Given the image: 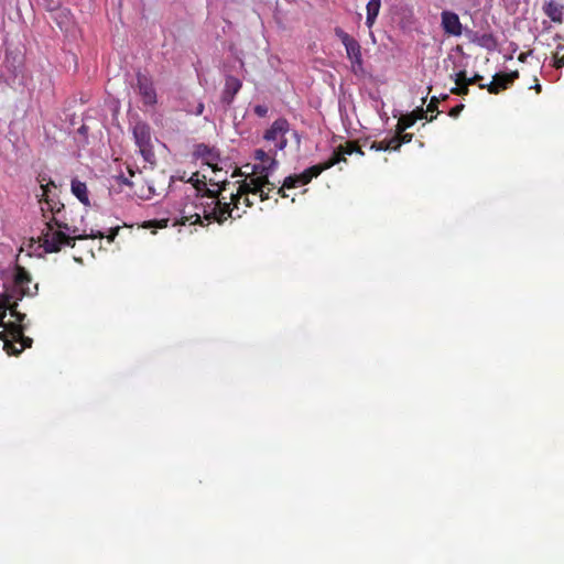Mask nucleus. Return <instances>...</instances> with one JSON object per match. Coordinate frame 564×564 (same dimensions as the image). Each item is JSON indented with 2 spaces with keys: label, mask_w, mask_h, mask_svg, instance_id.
Returning <instances> with one entry per match:
<instances>
[{
  "label": "nucleus",
  "mask_w": 564,
  "mask_h": 564,
  "mask_svg": "<svg viewBox=\"0 0 564 564\" xmlns=\"http://www.w3.org/2000/svg\"><path fill=\"white\" fill-rule=\"evenodd\" d=\"M25 314L18 311V303L12 302V296L6 294L0 306V339L8 355L18 356L25 348L32 346V338L24 335L25 326L22 324Z\"/></svg>",
  "instance_id": "obj_1"
},
{
  "label": "nucleus",
  "mask_w": 564,
  "mask_h": 564,
  "mask_svg": "<svg viewBox=\"0 0 564 564\" xmlns=\"http://www.w3.org/2000/svg\"><path fill=\"white\" fill-rule=\"evenodd\" d=\"M212 186H217L216 189L207 187V183L203 182L204 193L196 194L195 200L192 202L189 208L198 209L202 215V220L208 224L216 221L219 225L224 224L228 218H231V210L227 204V192L231 182L220 178H209Z\"/></svg>",
  "instance_id": "obj_2"
},
{
  "label": "nucleus",
  "mask_w": 564,
  "mask_h": 564,
  "mask_svg": "<svg viewBox=\"0 0 564 564\" xmlns=\"http://www.w3.org/2000/svg\"><path fill=\"white\" fill-rule=\"evenodd\" d=\"M230 185L228 191L227 204L229 210H231V218H240L242 214L254 205V202L250 199V196H258V200L263 202L269 199V193L273 189L272 187L263 184L259 180L246 177L242 181H238Z\"/></svg>",
  "instance_id": "obj_3"
},
{
  "label": "nucleus",
  "mask_w": 564,
  "mask_h": 564,
  "mask_svg": "<svg viewBox=\"0 0 564 564\" xmlns=\"http://www.w3.org/2000/svg\"><path fill=\"white\" fill-rule=\"evenodd\" d=\"M37 181L40 182L42 189L39 202L46 205V208L41 207L44 221L53 224L54 226H57L58 229H64L69 234H80L79 229L73 225V219L68 217L65 205L59 200H55L50 195L51 187H56L54 181L46 177V175H39Z\"/></svg>",
  "instance_id": "obj_4"
},
{
  "label": "nucleus",
  "mask_w": 564,
  "mask_h": 564,
  "mask_svg": "<svg viewBox=\"0 0 564 564\" xmlns=\"http://www.w3.org/2000/svg\"><path fill=\"white\" fill-rule=\"evenodd\" d=\"M90 238H102L104 235L98 232L97 235L90 234H69L64 229H58L57 226L44 221V227L39 236L40 246L46 253L59 252L64 247H75L76 240Z\"/></svg>",
  "instance_id": "obj_5"
},
{
  "label": "nucleus",
  "mask_w": 564,
  "mask_h": 564,
  "mask_svg": "<svg viewBox=\"0 0 564 564\" xmlns=\"http://www.w3.org/2000/svg\"><path fill=\"white\" fill-rule=\"evenodd\" d=\"M133 138L144 161L152 165L155 164L156 158L150 126L145 122H137L133 127Z\"/></svg>",
  "instance_id": "obj_6"
},
{
  "label": "nucleus",
  "mask_w": 564,
  "mask_h": 564,
  "mask_svg": "<svg viewBox=\"0 0 564 564\" xmlns=\"http://www.w3.org/2000/svg\"><path fill=\"white\" fill-rule=\"evenodd\" d=\"M275 154H270L265 152L264 150H256L254 152V159L259 161L257 164L253 165L252 173L253 175L250 176L253 180H259L263 184L275 188L274 184L269 181V175L273 172L275 166L278 165V161L274 159Z\"/></svg>",
  "instance_id": "obj_7"
},
{
  "label": "nucleus",
  "mask_w": 564,
  "mask_h": 564,
  "mask_svg": "<svg viewBox=\"0 0 564 564\" xmlns=\"http://www.w3.org/2000/svg\"><path fill=\"white\" fill-rule=\"evenodd\" d=\"M290 131V123L285 118H278L265 130L263 139L274 143L273 154L283 151L288 145L286 133Z\"/></svg>",
  "instance_id": "obj_8"
},
{
  "label": "nucleus",
  "mask_w": 564,
  "mask_h": 564,
  "mask_svg": "<svg viewBox=\"0 0 564 564\" xmlns=\"http://www.w3.org/2000/svg\"><path fill=\"white\" fill-rule=\"evenodd\" d=\"M334 166L333 162H323L319 164H315L304 170L300 174L290 175L284 178V187L294 188L299 185L308 184L314 177L321 175L324 171Z\"/></svg>",
  "instance_id": "obj_9"
},
{
  "label": "nucleus",
  "mask_w": 564,
  "mask_h": 564,
  "mask_svg": "<svg viewBox=\"0 0 564 564\" xmlns=\"http://www.w3.org/2000/svg\"><path fill=\"white\" fill-rule=\"evenodd\" d=\"M335 35L341 41L346 48L347 57L352 66H362L361 47L357 40L350 36L341 28H335Z\"/></svg>",
  "instance_id": "obj_10"
},
{
  "label": "nucleus",
  "mask_w": 564,
  "mask_h": 564,
  "mask_svg": "<svg viewBox=\"0 0 564 564\" xmlns=\"http://www.w3.org/2000/svg\"><path fill=\"white\" fill-rule=\"evenodd\" d=\"M519 78V72L513 70L510 73H497L491 83L480 84V89H487L489 94L498 95L500 91L509 88L516 79Z\"/></svg>",
  "instance_id": "obj_11"
},
{
  "label": "nucleus",
  "mask_w": 564,
  "mask_h": 564,
  "mask_svg": "<svg viewBox=\"0 0 564 564\" xmlns=\"http://www.w3.org/2000/svg\"><path fill=\"white\" fill-rule=\"evenodd\" d=\"M137 84L139 94L142 97V101L145 105L153 106L156 104V91L153 87V83L145 75L138 74Z\"/></svg>",
  "instance_id": "obj_12"
},
{
  "label": "nucleus",
  "mask_w": 564,
  "mask_h": 564,
  "mask_svg": "<svg viewBox=\"0 0 564 564\" xmlns=\"http://www.w3.org/2000/svg\"><path fill=\"white\" fill-rule=\"evenodd\" d=\"M13 282L15 290L19 291L21 296L33 294V291L30 289L32 278L23 267L18 265L15 268Z\"/></svg>",
  "instance_id": "obj_13"
},
{
  "label": "nucleus",
  "mask_w": 564,
  "mask_h": 564,
  "mask_svg": "<svg viewBox=\"0 0 564 564\" xmlns=\"http://www.w3.org/2000/svg\"><path fill=\"white\" fill-rule=\"evenodd\" d=\"M195 154L202 158L204 162L209 167H212L214 173L220 171L217 167V162L219 161V153L214 148H209L208 145L200 143L196 147Z\"/></svg>",
  "instance_id": "obj_14"
},
{
  "label": "nucleus",
  "mask_w": 564,
  "mask_h": 564,
  "mask_svg": "<svg viewBox=\"0 0 564 564\" xmlns=\"http://www.w3.org/2000/svg\"><path fill=\"white\" fill-rule=\"evenodd\" d=\"M442 25L446 33L458 36L462 34V23L456 13L451 11L442 12Z\"/></svg>",
  "instance_id": "obj_15"
},
{
  "label": "nucleus",
  "mask_w": 564,
  "mask_h": 564,
  "mask_svg": "<svg viewBox=\"0 0 564 564\" xmlns=\"http://www.w3.org/2000/svg\"><path fill=\"white\" fill-rule=\"evenodd\" d=\"M242 86L240 79L235 76L228 75L225 80V87L221 94V101L230 105Z\"/></svg>",
  "instance_id": "obj_16"
},
{
  "label": "nucleus",
  "mask_w": 564,
  "mask_h": 564,
  "mask_svg": "<svg viewBox=\"0 0 564 564\" xmlns=\"http://www.w3.org/2000/svg\"><path fill=\"white\" fill-rule=\"evenodd\" d=\"M355 151H357L356 142L347 141L345 144H340L339 147H337L334 150L332 156L326 162L334 161V165L340 162H346V155H351L352 153H355Z\"/></svg>",
  "instance_id": "obj_17"
},
{
  "label": "nucleus",
  "mask_w": 564,
  "mask_h": 564,
  "mask_svg": "<svg viewBox=\"0 0 564 564\" xmlns=\"http://www.w3.org/2000/svg\"><path fill=\"white\" fill-rule=\"evenodd\" d=\"M543 12L552 22L561 24L563 22L564 6L557 1L550 0L543 4Z\"/></svg>",
  "instance_id": "obj_18"
},
{
  "label": "nucleus",
  "mask_w": 564,
  "mask_h": 564,
  "mask_svg": "<svg viewBox=\"0 0 564 564\" xmlns=\"http://www.w3.org/2000/svg\"><path fill=\"white\" fill-rule=\"evenodd\" d=\"M191 205L192 203L184 205L183 209L181 210V217L176 223L180 225H203L202 215L199 210L189 208Z\"/></svg>",
  "instance_id": "obj_19"
},
{
  "label": "nucleus",
  "mask_w": 564,
  "mask_h": 564,
  "mask_svg": "<svg viewBox=\"0 0 564 564\" xmlns=\"http://www.w3.org/2000/svg\"><path fill=\"white\" fill-rule=\"evenodd\" d=\"M72 193L85 206H89L90 205L89 197H88L87 185L84 182H80L78 180H73L72 181Z\"/></svg>",
  "instance_id": "obj_20"
},
{
  "label": "nucleus",
  "mask_w": 564,
  "mask_h": 564,
  "mask_svg": "<svg viewBox=\"0 0 564 564\" xmlns=\"http://www.w3.org/2000/svg\"><path fill=\"white\" fill-rule=\"evenodd\" d=\"M380 8H381V0H369L368 3H367V18H366V24L368 28H371L375 22H376V19L379 14V11H380Z\"/></svg>",
  "instance_id": "obj_21"
},
{
  "label": "nucleus",
  "mask_w": 564,
  "mask_h": 564,
  "mask_svg": "<svg viewBox=\"0 0 564 564\" xmlns=\"http://www.w3.org/2000/svg\"><path fill=\"white\" fill-rule=\"evenodd\" d=\"M416 122V118H413L412 115L408 113L399 118L397 126H395V132L401 133L404 132L406 129L411 128Z\"/></svg>",
  "instance_id": "obj_22"
},
{
  "label": "nucleus",
  "mask_w": 564,
  "mask_h": 564,
  "mask_svg": "<svg viewBox=\"0 0 564 564\" xmlns=\"http://www.w3.org/2000/svg\"><path fill=\"white\" fill-rule=\"evenodd\" d=\"M204 180L199 178V172L193 173L188 182L192 183L197 194L204 193L203 182H206V175H203Z\"/></svg>",
  "instance_id": "obj_23"
},
{
  "label": "nucleus",
  "mask_w": 564,
  "mask_h": 564,
  "mask_svg": "<svg viewBox=\"0 0 564 564\" xmlns=\"http://www.w3.org/2000/svg\"><path fill=\"white\" fill-rule=\"evenodd\" d=\"M554 66L561 68L564 66V45L560 44L553 54Z\"/></svg>",
  "instance_id": "obj_24"
},
{
  "label": "nucleus",
  "mask_w": 564,
  "mask_h": 564,
  "mask_svg": "<svg viewBox=\"0 0 564 564\" xmlns=\"http://www.w3.org/2000/svg\"><path fill=\"white\" fill-rule=\"evenodd\" d=\"M479 43H480L481 46H484V47H486L488 50H494L497 46V41H496V39L494 37L492 34H484L480 37Z\"/></svg>",
  "instance_id": "obj_25"
},
{
  "label": "nucleus",
  "mask_w": 564,
  "mask_h": 564,
  "mask_svg": "<svg viewBox=\"0 0 564 564\" xmlns=\"http://www.w3.org/2000/svg\"><path fill=\"white\" fill-rule=\"evenodd\" d=\"M169 219H161V220H149L144 221L142 227L143 228H165L167 227Z\"/></svg>",
  "instance_id": "obj_26"
},
{
  "label": "nucleus",
  "mask_w": 564,
  "mask_h": 564,
  "mask_svg": "<svg viewBox=\"0 0 564 564\" xmlns=\"http://www.w3.org/2000/svg\"><path fill=\"white\" fill-rule=\"evenodd\" d=\"M386 143L389 144L388 150L397 151L401 148V142L397 133L393 137L386 139Z\"/></svg>",
  "instance_id": "obj_27"
},
{
  "label": "nucleus",
  "mask_w": 564,
  "mask_h": 564,
  "mask_svg": "<svg viewBox=\"0 0 564 564\" xmlns=\"http://www.w3.org/2000/svg\"><path fill=\"white\" fill-rule=\"evenodd\" d=\"M468 86L469 85H465V84L456 85L455 87H453L451 89V94H454L457 96H466L469 93Z\"/></svg>",
  "instance_id": "obj_28"
},
{
  "label": "nucleus",
  "mask_w": 564,
  "mask_h": 564,
  "mask_svg": "<svg viewBox=\"0 0 564 564\" xmlns=\"http://www.w3.org/2000/svg\"><path fill=\"white\" fill-rule=\"evenodd\" d=\"M370 149L375 151H388L389 144L386 143V139L382 141H373Z\"/></svg>",
  "instance_id": "obj_29"
},
{
  "label": "nucleus",
  "mask_w": 564,
  "mask_h": 564,
  "mask_svg": "<svg viewBox=\"0 0 564 564\" xmlns=\"http://www.w3.org/2000/svg\"><path fill=\"white\" fill-rule=\"evenodd\" d=\"M426 113H427V111L424 110L422 107H417L415 110L410 112V115H412L413 118H416V121L422 120V119H427Z\"/></svg>",
  "instance_id": "obj_30"
},
{
  "label": "nucleus",
  "mask_w": 564,
  "mask_h": 564,
  "mask_svg": "<svg viewBox=\"0 0 564 564\" xmlns=\"http://www.w3.org/2000/svg\"><path fill=\"white\" fill-rule=\"evenodd\" d=\"M467 82H468V77H467L465 70H460L456 74V77H455L456 85H459V84L468 85Z\"/></svg>",
  "instance_id": "obj_31"
},
{
  "label": "nucleus",
  "mask_w": 564,
  "mask_h": 564,
  "mask_svg": "<svg viewBox=\"0 0 564 564\" xmlns=\"http://www.w3.org/2000/svg\"><path fill=\"white\" fill-rule=\"evenodd\" d=\"M440 98L433 96L427 105L426 111L434 112L437 110Z\"/></svg>",
  "instance_id": "obj_32"
},
{
  "label": "nucleus",
  "mask_w": 564,
  "mask_h": 564,
  "mask_svg": "<svg viewBox=\"0 0 564 564\" xmlns=\"http://www.w3.org/2000/svg\"><path fill=\"white\" fill-rule=\"evenodd\" d=\"M400 139V142H401V145L402 144H405V143H410L413 139V133H406L405 131L404 132H401V133H398L395 132Z\"/></svg>",
  "instance_id": "obj_33"
},
{
  "label": "nucleus",
  "mask_w": 564,
  "mask_h": 564,
  "mask_svg": "<svg viewBox=\"0 0 564 564\" xmlns=\"http://www.w3.org/2000/svg\"><path fill=\"white\" fill-rule=\"evenodd\" d=\"M253 110L254 113L260 118L265 117L268 113V108L263 105H257Z\"/></svg>",
  "instance_id": "obj_34"
},
{
  "label": "nucleus",
  "mask_w": 564,
  "mask_h": 564,
  "mask_svg": "<svg viewBox=\"0 0 564 564\" xmlns=\"http://www.w3.org/2000/svg\"><path fill=\"white\" fill-rule=\"evenodd\" d=\"M464 107H465V106H464L463 104H459V105H457V106L453 107V108L449 110L448 115H449L451 117H453V118H457V117L459 116V113L463 111Z\"/></svg>",
  "instance_id": "obj_35"
},
{
  "label": "nucleus",
  "mask_w": 564,
  "mask_h": 564,
  "mask_svg": "<svg viewBox=\"0 0 564 564\" xmlns=\"http://www.w3.org/2000/svg\"><path fill=\"white\" fill-rule=\"evenodd\" d=\"M484 79V77L479 74H476L474 75L473 77H468V82L467 84L468 85H474V84H478V86L481 84V80Z\"/></svg>",
  "instance_id": "obj_36"
},
{
  "label": "nucleus",
  "mask_w": 564,
  "mask_h": 564,
  "mask_svg": "<svg viewBox=\"0 0 564 564\" xmlns=\"http://www.w3.org/2000/svg\"><path fill=\"white\" fill-rule=\"evenodd\" d=\"M533 53L532 50L528 51V52H522L519 54L518 56V61L521 62V63H524L527 62L528 57Z\"/></svg>",
  "instance_id": "obj_37"
},
{
  "label": "nucleus",
  "mask_w": 564,
  "mask_h": 564,
  "mask_svg": "<svg viewBox=\"0 0 564 564\" xmlns=\"http://www.w3.org/2000/svg\"><path fill=\"white\" fill-rule=\"evenodd\" d=\"M119 229H120L119 227H116V228L110 230V234L107 236V239H108L109 242H112L115 240L116 236L119 232Z\"/></svg>",
  "instance_id": "obj_38"
},
{
  "label": "nucleus",
  "mask_w": 564,
  "mask_h": 564,
  "mask_svg": "<svg viewBox=\"0 0 564 564\" xmlns=\"http://www.w3.org/2000/svg\"><path fill=\"white\" fill-rule=\"evenodd\" d=\"M204 108H205L204 104L202 101H199L193 112L196 116H200L204 112Z\"/></svg>",
  "instance_id": "obj_39"
},
{
  "label": "nucleus",
  "mask_w": 564,
  "mask_h": 564,
  "mask_svg": "<svg viewBox=\"0 0 564 564\" xmlns=\"http://www.w3.org/2000/svg\"><path fill=\"white\" fill-rule=\"evenodd\" d=\"M285 189H288V188L284 187V183H283L282 186L278 189V194L282 197H288V195L285 194Z\"/></svg>",
  "instance_id": "obj_40"
},
{
  "label": "nucleus",
  "mask_w": 564,
  "mask_h": 564,
  "mask_svg": "<svg viewBox=\"0 0 564 564\" xmlns=\"http://www.w3.org/2000/svg\"><path fill=\"white\" fill-rule=\"evenodd\" d=\"M120 180L123 184L132 186V183L129 181V178L124 177L123 175L120 176Z\"/></svg>",
  "instance_id": "obj_41"
},
{
  "label": "nucleus",
  "mask_w": 564,
  "mask_h": 564,
  "mask_svg": "<svg viewBox=\"0 0 564 564\" xmlns=\"http://www.w3.org/2000/svg\"><path fill=\"white\" fill-rule=\"evenodd\" d=\"M355 153L359 154V155H365V152L361 150L360 147L357 145V151H355Z\"/></svg>",
  "instance_id": "obj_42"
},
{
  "label": "nucleus",
  "mask_w": 564,
  "mask_h": 564,
  "mask_svg": "<svg viewBox=\"0 0 564 564\" xmlns=\"http://www.w3.org/2000/svg\"><path fill=\"white\" fill-rule=\"evenodd\" d=\"M535 82H538V80L535 79ZM534 89L536 90V93H540L541 91V85L539 83H535Z\"/></svg>",
  "instance_id": "obj_43"
},
{
  "label": "nucleus",
  "mask_w": 564,
  "mask_h": 564,
  "mask_svg": "<svg viewBox=\"0 0 564 564\" xmlns=\"http://www.w3.org/2000/svg\"><path fill=\"white\" fill-rule=\"evenodd\" d=\"M293 135L297 140V142H300V135H299V133L296 131L293 132Z\"/></svg>",
  "instance_id": "obj_44"
},
{
  "label": "nucleus",
  "mask_w": 564,
  "mask_h": 564,
  "mask_svg": "<svg viewBox=\"0 0 564 564\" xmlns=\"http://www.w3.org/2000/svg\"><path fill=\"white\" fill-rule=\"evenodd\" d=\"M435 118H436V116H431V117L427 119V121H430V122H431V121H433Z\"/></svg>",
  "instance_id": "obj_45"
},
{
  "label": "nucleus",
  "mask_w": 564,
  "mask_h": 564,
  "mask_svg": "<svg viewBox=\"0 0 564 564\" xmlns=\"http://www.w3.org/2000/svg\"><path fill=\"white\" fill-rule=\"evenodd\" d=\"M250 199L254 202L256 199H258V196H250Z\"/></svg>",
  "instance_id": "obj_46"
},
{
  "label": "nucleus",
  "mask_w": 564,
  "mask_h": 564,
  "mask_svg": "<svg viewBox=\"0 0 564 564\" xmlns=\"http://www.w3.org/2000/svg\"><path fill=\"white\" fill-rule=\"evenodd\" d=\"M129 173H130L131 176L134 175V172L132 170H130V169H129Z\"/></svg>",
  "instance_id": "obj_47"
},
{
  "label": "nucleus",
  "mask_w": 564,
  "mask_h": 564,
  "mask_svg": "<svg viewBox=\"0 0 564 564\" xmlns=\"http://www.w3.org/2000/svg\"><path fill=\"white\" fill-rule=\"evenodd\" d=\"M447 97H448L447 95H443L442 99L445 100Z\"/></svg>",
  "instance_id": "obj_48"
}]
</instances>
